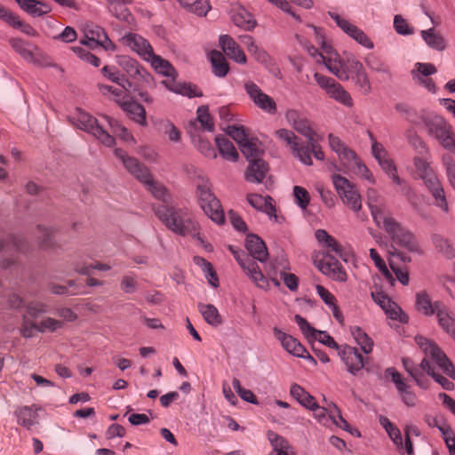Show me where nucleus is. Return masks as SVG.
Returning a JSON list of instances; mask_svg holds the SVG:
<instances>
[{
  "mask_svg": "<svg viewBox=\"0 0 455 455\" xmlns=\"http://www.w3.org/2000/svg\"><path fill=\"white\" fill-rule=\"evenodd\" d=\"M231 19L236 27L245 31H251L256 26V20L254 19L253 13L243 6L233 8Z\"/></svg>",
  "mask_w": 455,
  "mask_h": 455,
  "instance_id": "nucleus-22",
  "label": "nucleus"
},
{
  "mask_svg": "<svg viewBox=\"0 0 455 455\" xmlns=\"http://www.w3.org/2000/svg\"><path fill=\"white\" fill-rule=\"evenodd\" d=\"M160 129L171 141L179 142L180 140V131L170 120L161 121Z\"/></svg>",
  "mask_w": 455,
  "mask_h": 455,
  "instance_id": "nucleus-63",
  "label": "nucleus"
},
{
  "mask_svg": "<svg viewBox=\"0 0 455 455\" xmlns=\"http://www.w3.org/2000/svg\"><path fill=\"white\" fill-rule=\"evenodd\" d=\"M163 84L171 92L188 96L189 98L201 97L203 94L196 85L186 83H176L174 81H163Z\"/></svg>",
  "mask_w": 455,
  "mask_h": 455,
  "instance_id": "nucleus-32",
  "label": "nucleus"
},
{
  "mask_svg": "<svg viewBox=\"0 0 455 455\" xmlns=\"http://www.w3.org/2000/svg\"><path fill=\"white\" fill-rule=\"evenodd\" d=\"M18 252L26 253L28 248L25 238L20 235H9L6 238L0 240V251H6L10 246Z\"/></svg>",
  "mask_w": 455,
  "mask_h": 455,
  "instance_id": "nucleus-37",
  "label": "nucleus"
},
{
  "mask_svg": "<svg viewBox=\"0 0 455 455\" xmlns=\"http://www.w3.org/2000/svg\"><path fill=\"white\" fill-rule=\"evenodd\" d=\"M315 236L316 240L330 251L336 253L338 256L342 257L343 248L339 242L331 235H330L324 229H317Z\"/></svg>",
  "mask_w": 455,
  "mask_h": 455,
  "instance_id": "nucleus-36",
  "label": "nucleus"
},
{
  "mask_svg": "<svg viewBox=\"0 0 455 455\" xmlns=\"http://www.w3.org/2000/svg\"><path fill=\"white\" fill-rule=\"evenodd\" d=\"M115 156L118 158L124 168L140 182H148L151 174L148 167L140 163L138 159L130 156L121 148L115 149Z\"/></svg>",
  "mask_w": 455,
  "mask_h": 455,
  "instance_id": "nucleus-13",
  "label": "nucleus"
},
{
  "mask_svg": "<svg viewBox=\"0 0 455 455\" xmlns=\"http://www.w3.org/2000/svg\"><path fill=\"white\" fill-rule=\"evenodd\" d=\"M338 156L345 168L351 171L355 169V165L358 164L360 161V158L357 156L355 151H353L348 147H345L344 150L342 149L338 154Z\"/></svg>",
  "mask_w": 455,
  "mask_h": 455,
  "instance_id": "nucleus-54",
  "label": "nucleus"
},
{
  "mask_svg": "<svg viewBox=\"0 0 455 455\" xmlns=\"http://www.w3.org/2000/svg\"><path fill=\"white\" fill-rule=\"evenodd\" d=\"M36 239L41 248H50L53 244L54 229L43 225L36 226Z\"/></svg>",
  "mask_w": 455,
  "mask_h": 455,
  "instance_id": "nucleus-51",
  "label": "nucleus"
},
{
  "mask_svg": "<svg viewBox=\"0 0 455 455\" xmlns=\"http://www.w3.org/2000/svg\"><path fill=\"white\" fill-rule=\"evenodd\" d=\"M367 204L374 222L386 231L393 243L411 252L419 251L414 235L390 215L386 199L374 188L367 191Z\"/></svg>",
  "mask_w": 455,
  "mask_h": 455,
  "instance_id": "nucleus-1",
  "label": "nucleus"
},
{
  "mask_svg": "<svg viewBox=\"0 0 455 455\" xmlns=\"http://www.w3.org/2000/svg\"><path fill=\"white\" fill-rule=\"evenodd\" d=\"M36 411L37 408L35 405L19 407L14 412L17 417L18 424L29 429L36 424L37 418Z\"/></svg>",
  "mask_w": 455,
  "mask_h": 455,
  "instance_id": "nucleus-29",
  "label": "nucleus"
},
{
  "mask_svg": "<svg viewBox=\"0 0 455 455\" xmlns=\"http://www.w3.org/2000/svg\"><path fill=\"white\" fill-rule=\"evenodd\" d=\"M100 92L103 95L111 94L113 99L122 107L124 101H126L125 99L128 96V84H125V86H121V88H114L113 86L107 84H98Z\"/></svg>",
  "mask_w": 455,
  "mask_h": 455,
  "instance_id": "nucleus-44",
  "label": "nucleus"
},
{
  "mask_svg": "<svg viewBox=\"0 0 455 455\" xmlns=\"http://www.w3.org/2000/svg\"><path fill=\"white\" fill-rule=\"evenodd\" d=\"M290 394L301 405L307 408H314L315 405V398L298 384L291 385Z\"/></svg>",
  "mask_w": 455,
  "mask_h": 455,
  "instance_id": "nucleus-41",
  "label": "nucleus"
},
{
  "mask_svg": "<svg viewBox=\"0 0 455 455\" xmlns=\"http://www.w3.org/2000/svg\"><path fill=\"white\" fill-rule=\"evenodd\" d=\"M314 77L317 84L325 92L328 97L347 108L353 107L354 100L350 93L335 79L317 72L315 73Z\"/></svg>",
  "mask_w": 455,
  "mask_h": 455,
  "instance_id": "nucleus-10",
  "label": "nucleus"
},
{
  "mask_svg": "<svg viewBox=\"0 0 455 455\" xmlns=\"http://www.w3.org/2000/svg\"><path fill=\"white\" fill-rule=\"evenodd\" d=\"M329 16L335 21L337 26L347 36L355 39L358 44L363 46L372 49L374 44L367 35L355 25L350 23L347 20L341 17L338 13L329 12Z\"/></svg>",
  "mask_w": 455,
  "mask_h": 455,
  "instance_id": "nucleus-12",
  "label": "nucleus"
},
{
  "mask_svg": "<svg viewBox=\"0 0 455 455\" xmlns=\"http://www.w3.org/2000/svg\"><path fill=\"white\" fill-rule=\"evenodd\" d=\"M102 118H104L107 121L111 130V132L114 135L120 137L122 140L125 141L133 140L132 135L117 120L107 115H102Z\"/></svg>",
  "mask_w": 455,
  "mask_h": 455,
  "instance_id": "nucleus-49",
  "label": "nucleus"
},
{
  "mask_svg": "<svg viewBox=\"0 0 455 455\" xmlns=\"http://www.w3.org/2000/svg\"><path fill=\"white\" fill-rule=\"evenodd\" d=\"M210 59L214 74L220 77L225 76L228 72V65L223 54L219 51H212Z\"/></svg>",
  "mask_w": 455,
  "mask_h": 455,
  "instance_id": "nucleus-45",
  "label": "nucleus"
},
{
  "mask_svg": "<svg viewBox=\"0 0 455 455\" xmlns=\"http://www.w3.org/2000/svg\"><path fill=\"white\" fill-rule=\"evenodd\" d=\"M194 262H195V264H196L202 267L203 271L205 273V276L208 279L209 283L213 287H218L219 286V279H218L217 275L213 269L212 265L209 261H207L205 259H204L200 256L194 257Z\"/></svg>",
  "mask_w": 455,
  "mask_h": 455,
  "instance_id": "nucleus-52",
  "label": "nucleus"
},
{
  "mask_svg": "<svg viewBox=\"0 0 455 455\" xmlns=\"http://www.w3.org/2000/svg\"><path fill=\"white\" fill-rule=\"evenodd\" d=\"M101 72L108 80L120 86H125V84H127L128 86H131V83L113 66L103 67Z\"/></svg>",
  "mask_w": 455,
  "mask_h": 455,
  "instance_id": "nucleus-61",
  "label": "nucleus"
},
{
  "mask_svg": "<svg viewBox=\"0 0 455 455\" xmlns=\"http://www.w3.org/2000/svg\"><path fill=\"white\" fill-rule=\"evenodd\" d=\"M258 62H260L272 76L280 77L281 72L275 61L265 52L258 49Z\"/></svg>",
  "mask_w": 455,
  "mask_h": 455,
  "instance_id": "nucleus-58",
  "label": "nucleus"
},
{
  "mask_svg": "<svg viewBox=\"0 0 455 455\" xmlns=\"http://www.w3.org/2000/svg\"><path fill=\"white\" fill-rule=\"evenodd\" d=\"M48 311V306L45 303L33 300L27 304L26 314L24 315L36 321L41 314L47 313Z\"/></svg>",
  "mask_w": 455,
  "mask_h": 455,
  "instance_id": "nucleus-60",
  "label": "nucleus"
},
{
  "mask_svg": "<svg viewBox=\"0 0 455 455\" xmlns=\"http://www.w3.org/2000/svg\"><path fill=\"white\" fill-rule=\"evenodd\" d=\"M258 62H260L272 76L280 77L281 72L275 61L265 52L258 49Z\"/></svg>",
  "mask_w": 455,
  "mask_h": 455,
  "instance_id": "nucleus-59",
  "label": "nucleus"
},
{
  "mask_svg": "<svg viewBox=\"0 0 455 455\" xmlns=\"http://www.w3.org/2000/svg\"><path fill=\"white\" fill-rule=\"evenodd\" d=\"M120 42L135 52L144 60L152 58L153 48L148 41L141 36L135 33H128L120 39Z\"/></svg>",
  "mask_w": 455,
  "mask_h": 455,
  "instance_id": "nucleus-16",
  "label": "nucleus"
},
{
  "mask_svg": "<svg viewBox=\"0 0 455 455\" xmlns=\"http://www.w3.org/2000/svg\"><path fill=\"white\" fill-rule=\"evenodd\" d=\"M71 124L77 129L83 130L93 135L103 145L112 147L115 144L113 135H110L102 126L98 124L96 118L90 114L77 109V111L70 117Z\"/></svg>",
  "mask_w": 455,
  "mask_h": 455,
  "instance_id": "nucleus-8",
  "label": "nucleus"
},
{
  "mask_svg": "<svg viewBox=\"0 0 455 455\" xmlns=\"http://www.w3.org/2000/svg\"><path fill=\"white\" fill-rule=\"evenodd\" d=\"M118 64L128 76L133 78L142 76L143 68L140 66L139 62L128 56L120 57Z\"/></svg>",
  "mask_w": 455,
  "mask_h": 455,
  "instance_id": "nucleus-43",
  "label": "nucleus"
},
{
  "mask_svg": "<svg viewBox=\"0 0 455 455\" xmlns=\"http://www.w3.org/2000/svg\"><path fill=\"white\" fill-rule=\"evenodd\" d=\"M435 311L441 328L455 340V318L451 315L449 308L441 301H435Z\"/></svg>",
  "mask_w": 455,
  "mask_h": 455,
  "instance_id": "nucleus-24",
  "label": "nucleus"
},
{
  "mask_svg": "<svg viewBox=\"0 0 455 455\" xmlns=\"http://www.w3.org/2000/svg\"><path fill=\"white\" fill-rule=\"evenodd\" d=\"M364 60L367 67L372 71L383 74L390 73L389 66L385 63L379 57L372 53L368 54Z\"/></svg>",
  "mask_w": 455,
  "mask_h": 455,
  "instance_id": "nucleus-55",
  "label": "nucleus"
},
{
  "mask_svg": "<svg viewBox=\"0 0 455 455\" xmlns=\"http://www.w3.org/2000/svg\"><path fill=\"white\" fill-rule=\"evenodd\" d=\"M436 72L437 69L434 64L417 62L414 64V67L411 71V76L416 84L424 87L431 93H435V83L429 76Z\"/></svg>",
  "mask_w": 455,
  "mask_h": 455,
  "instance_id": "nucleus-11",
  "label": "nucleus"
},
{
  "mask_svg": "<svg viewBox=\"0 0 455 455\" xmlns=\"http://www.w3.org/2000/svg\"><path fill=\"white\" fill-rule=\"evenodd\" d=\"M323 49L324 53L323 54L324 57L321 56V60L324 61V65L329 71L339 80H348L364 68L353 54H348L346 59H341L332 46H325Z\"/></svg>",
  "mask_w": 455,
  "mask_h": 455,
  "instance_id": "nucleus-5",
  "label": "nucleus"
},
{
  "mask_svg": "<svg viewBox=\"0 0 455 455\" xmlns=\"http://www.w3.org/2000/svg\"><path fill=\"white\" fill-rule=\"evenodd\" d=\"M267 438L273 447L268 455H291L293 453L291 446L283 436L273 431H267Z\"/></svg>",
  "mask_w": 455,
  "mask_h": 455,
  "instance_id": "nucleus-26",
  "label": "nucleus"
},
{
  "mask_svg": "<svg viewBox=\"0 0 455 455\" xmlns=\"http://www.w3.org/2000/svg\"><path fill=\"white\" fill-rule=\"evenodd\" d=\"M102 118H104L107 121L111 130V132L114 135L120 137L122 140L125 141L133 140L132 135L117 120L107 115H102Z\"/></svg>",
  "mask_w": 455,
  "mask_h": 455,
  "instance_id": "nucleus-48",
  "label": "nucleus"
},
{
  "mask_svg": "<svg viewBox=\"0 0 455 455\" xmlns=\"http://www.w3.org/2000/svg\"><path fill=\"white\" fill-rule=\"evenodd\" d=\"M143 183L146 185L148 190L150 191L156 198L161 199L164 203L168 202L169 195L165 188L162 184L155 181L152 179L151 174L148 177V181Z\"/></svg>",
  "mask_w": 455,
  "mask_h": 455,
  "instance_id": "nucleus-56",
  "label": "nucleus"
},
{
  "mask_svg": "<svg viewBox=\"0 0 455 455\" xmlns=\"http://www.w3.org/2000/svg\"><path fill=\"white\" fill-rule=\"evenodd\" d=\"M258 211L265 212L271 221L282 223L283 220V216L276 213L275 203L269 196H258Z\"/></svg>",
  "mask_w": 455,
  "mask_h": 455,
  "instance_id": "nucleus-30",
  "label": "nucleus"
},
{
  "mask_svg": "<svg viewBox=\"0 0 455 455\" xmlns=\"http://www.w3.org/2000/svg\"><path fill=\"white\" fill-rule=\"evenodd\" d=\"M196 119L191 122L190 125H196V124L199 123L203 131L212 132L214 129V123L209 113L208 107L204 105L200 106L196 110Z\"/></svg>",
  "mask_w": 455,
  "mask_h": 455,
  "instance_id": "nucleus-40",
  "label": "nucleus"
},
{
  "mask_svg": "<svg viewBox=\"0 0 455 455\" xmlns=\"http://www.w3.org/2000/svg\"><path fill=\"white\" fill-rule=\"evenodd\" d=\"M184 8L197 15H206L211 6L208 0H177Z\"/></svg>",
  "mask_w": 455,
  "mask_h": 455,
  "instance_id": "nucleus-47",
  "label": "nucleus"
},
{
  "mask_svg": "<svg viewBox=\"0 0 455 455\" xmlns=\"http://www.w3.org/2000/svg\"><path fill=\"white\" fill-rule=\"evenodd\" d=\"M275 135L280 140L286 142L287 146L290 147L292 154L299 159L301 163L306 165H311L313 162L310 161L307 155V148H302L303 144L299 143V138L295 135L292 131L287 129H279L275 132Z\"/></svg>",
  "mask_w": 455,
  "mask_h": 455,
  "instance_id": "nucleus-14",
  "label": "nucleus"
},
{
  "mask_svg": "<svg viewBox=\"0 0 455 455\" xmlns=\"http://www.w3.org/2000/svg\"><path fill=\"white\" fill-rule=\"evenodd\" d=\"M404 137L407 143L416 151L417 154L423 156L429 152L427 143L419 135L414 127H409L404 132Z\"/></svg>",
  "mask_w": 455,
  "mask_h": 455,
  "instance_id": "nucleus-33",
  "label": "nucleus"
},
{
  "mask_svg": "<svg viewBox=\"0 0 455 455\" xmlns=\"http://www.w3.org/2000/svg\"><path fill=\"white\" fill-rule=\"evenodd\" d=\"M155 213L170 230L176 234L192 236L199 235L198 224L187 208L158 205L155 208Z\"/></svg>",
  "mask_w": 455,
  "mask_h": 455,
  "instance_id": "nucleus-3",
  "label": "nucleus"
},
{
  "mask_svg": "<svg viewBox=\"0 0 455 455\" xmlns=\"http://www.w3.org/2000/svg\"><path fill=\"white\" fill-rule=\"evenodd\" d=\"M107 7L109 12L120 20H126L130 15L125 4H131L132 0H107Z\"/></svg>",
  "mask_w": 455,
  "mask_h": 455,
  "instance_id": "nucleus-42",
  "label": "nucleus"
},
{
  "mask_svg": "<svg viewBox=\"0 0 455 455\" xmlns=\"http://www.w3.org/2000/svg\"><path fill=\"white\" fill-rule=\"evenodd\" d=\"M417 309L426 315H431L436 313L435 301L433 303L429 295L426 291H420L416 295Z\"/></svg>",
  "mask_w": 455,
  "mask_h": 455,
  "instance_id": "nucleus-46",
  "label": "nucleus"
},
{
  "mask_svg": "<svg viewBox=\"0 0 455 455\" xmlns=\"http://www.w3.org/2000/svg\"><path fill=\"white\" fill-rule=\"evenodd\" d=\"M352 335L361 349L365 354H370L373 348L372 339L360 327H354L351 330Z\"/></svg>",
  "mask_w": 455,
  "mask_h": 455,
  "instance_id": "nucleus-50",
  "label": "nucleus"
},
{
  "mask_svg": "<svg viewBox=\"0 0 455 455\" xmlns=\"http://www.w3.org/2000/svg\"><path fill=\"white\" fill-rule=\"evenodd\" d=\"M285 119L289 125L303 135L306 139L311 138L313 135H316L315 132L312 128L311 122L302 112L294 108H289L285 112Z\"/></svg>",
  "mask_w": 455,
  "mask_h": 455,
  "instance_id": "nucleus-15",
  "label": "nucleus"
},
{
  "mask_svg": "<svg viewBox=\"0 0 455 455\" xmlns=\"http://www.w3.org/2000/svg\"><path fill=\"white\" fill-rule=\"evenodd\" d=\"M420 36L427 45L434 50L442 52L447 46L444 37L433 28L421 30Z\"/></svg>",
  "mask_w": 455,
  "mask_h": 455,
  "instance_id": "nucleus-28",
  "label": "nucleus"
},
{
  "mask_svg": "<svg viewBox=\"0 0 455 455\" xmlns=\"http://www.w3.org/2000/svg\"><path fill=\"white\" fill-rule=\"evenodd\" d=\"M275 338L281 341L283 347L290 354L303 358H308L315 363V359L307 353L300 342L291 335H288L277 328L274 329Z\"/></svg>",
  "mask_w": 455,
  "mask_h": 455,
  "instance_id": "nucleus-19",
  "label": "nucleus"
},
{
  "mask_svg": "<svg viewBox=\"0 0 455 455\" xmlns=\"http://www.w3.org/2000/svg\"><path fill=\"white\" fill-rule=\"evenodd\" d=\"M226 132L232 137L239 145L242 154L249 162L245 172V179L249 182H256V143L254 139L250 137L248 130L243 125H228L225 129Z\"/></svg>",
  "mask_w": 455,
  "mask_h": 455,
  "instance_id": "nucleus-6",
  "label": "nucleus"
},
{
  "mask_svg": "<svg viewBox=\"0 0 455 455\" xmlns=\"http://www.w3.org/2000/svg\"><path fill=\"white\" fill-rule=\"evenodd\" d=\"M220 44L225 54L238 63H244L246 57L240 49L239 45L228 35H223L220 37Z\"/></svg>",
  "mask_w": 455,
  "mask_h": 455,
  "instance_id": "nucleus-25",
  "label": "nucleus"
},
{
  "mask_svg": "<svg viewBox=\"0 0 455 455\" xmlns=\"http://www.w3.org/2000/svg\"><path fill=\"white\" fill-rule=\"evenodd\" d=\"M341 359L347 370L356 375L364 367L366 361L356 347L347 346L341 352Z\"/></svg>",
  "mask_w": 455,
  "mask_h": 455,
  "instance_id": "nucleus-21",
  "label": "nucleus"
},
{
  "mask_svg": "<svg viewBox=\"0 0 455 455\" xmlns=\"http://www.w3.org/2000/svg\"><path fill=\"white\" fill-rule=\"evenodd\" d=\"M415 342L426 355L420 363L421 369L440 384L443 388L452 390L454 384L437 373L429 360L431 359L445 375L455 379V368L452 363L434 341L423 336H416Z\"/></svg>",
  "mask_w": 455,
  "mask_h": 455,
  "instance_id": "nucleus-2",
  "label": "nucleus"
},
{
  "mask_svg": "<svg viewBox=\"0 0 455 455\" xmlns=\"http://www.w3.org/2000/svg\"><path fill=\"white\" fill-rule=\"evenodd\" d=\"M196 196L204 213L217 224H223L225 215L220 200L212 192L209 180L199 177L196 181Z\"/></svg>",
  "mask_w": 455,
  "mask_h": 455,
  "instance_id": "nucleus-7",
  "label": "nucleus"
},
{
  "mask_svg": "<svg viewBox=\"0 0 455 455\" xmlns=\"http://www.w3.org/2000/svg\"><path fill=\"white\" fill-rule=\"evenodd\" d=\"M278 268H281V271H286L287 269H290V264L284 255L275 258L267 263L265 267V271L267 276L276 287L280 286V281L277 278Z\"/></svg>",
  "mask_w": 455,
  "mask_h": 455,
  "instance_id": "nucleus-27",
  "label": "nucleus"
},
{
  "mask_svg": "<svg viewBox=\"0 0 455 455\" xmlns=\"http://www.w3.org/2000/svg\"><path fill=\"white\" fill-rule=\"evenodd\" d=\"M442 162L445 168L448 181L455 190V161L451 156L443 155L442 157Z\"/></svg>",
  "mask_w": 455,
  "mask_h": 455,
  "instance_id": "nucleus-64",
  "label": "nucleus"
},
{
  "mask_svg": "<svg viewBox=\"0 0 455 455\" xmlns=\"http://www.w3.org/2000/svg\"><path fill=\"white\" fill-rule=\"evenodd\" d=\"M318 269L325 275L338 282H345L347 275L341 263L334 257L327 254L317 263Z\"/></svg>",
  "mask_w": 455,
  "mask_h": 455,
  "instance_id": "nucleus-17",
  "label": "nucleus"
},
{
  "mask_svg": "<svg viewBox=\"0 0 455 455\" xmlns=\"http://www.w3.org/2000/svg\"><path fill=\"white\" fill-rule=\"evenodd\" d=\"M370 138L371 140V153L381 169H387L394 164L393 160L389 157V154L384 146L378 142L372 134H370Z\"/></svg>",
  "mask_w": 455,
  "mask_h": 455,
  "instance_id": "nucleus-31",
  "label": "nucleus"
},
{
  "mask_svg": "<svg viewBox=\"0 0 455 455\" xmlns=\"http://www.w3.org/2000/svg\"><path fill=\"white\" fill-rule=\"evenodd\" d=\"M332 184L342 203L355 212L362 208V197L355 184L347 178L339 175H331Z\"/></svg>",
  "mask_w": 455,
  "mask_h": 455,
  "instance_id": "nucleus-9",
  "label": "nucleus"
},
{
  "mask_svg": "<svg viewBox=\"0 0 455 455\" xmlns=\"http://www.w3.org/2000/svg\"><path fill=\"white\" fill-rule=\"evenodd\" d=\"M198 309L207 323L212 326H218L222 323L221 315L215 306L199 303Z\"/></svg>",
  "mask_w": 455,
  "mask_h": 455,
  "instance_id": "nucleus-39",
  "label": "nucleus"
},
{
  "mask_svg": "<svg viewBox=\"0 0 455 455\" xmlns=\"http://www.w3.org/2000/svg\"><path fill=\"white\" fill-rule=\"evenodd\" d=\"M370 257L373 260L375 267L379 270L382 275L391 283H394V277L388 270L385 261L374 248L370 249Z\"/></svg>",
  "mask_w": 455,
  "mask_h": 455,
  "instance_id": "nucleus-57",
  "label": "nucleus"
},
{
  "mask_svg": "<svg viewBox=\"0 0 455 455\" xmlns=\"http://www.w3.org/2000/svg\"><path fill=\"white\" fill-rule=\"evenodd\" d=\"M215 141L222 157L233 162L237 161L239 156L238 152L234 144L228 138L224 135H218L215 138Z\"/></svg>",
  "mask_w": 455,
  "mask_h": 455,
  "instance_id": "nucleus-35",
  "label": "nucleus"
},
{
  "mask_svg": "<svg viewBox=\"0 0 455 455\" xmlns=\"http://www.w3.org/2000/svg\"><path fill=\"white\" fill-rule=\"evenodd\" d=\"M258 108L270 116L277 112V106L273 98L258 89Z\"/></svg>",
  "mask_w": 455,
  "mask_h": 455,
  "instance_id": "nucleus-53",
  "label": "nucleus"
},
{
  "mask_svg": "<svg viewBox=\"0 0 455 455\" xmlns=\"http://www.w3.org/2000/svg\"><path fill=\"white\" fill-rule=\"evenodd\" d=\"M228 248L243 273L252 281H256V254L247 253L245 251L236 249L233 245H228Z\"/></svg>",
  "mask_w": 455,
  "mask_h": 455,
  "instance_id": "nucleus-20",
  "label": "nucleus"
},
{
  "mask_svg": "<svg viewBox=\"0 0 455 455\" xmlns=\"http://www.w3.org/2000/svg\"><path fill=\"white\" fill-rule=\"evenodd\" d=\"M122 108L133 121L137 122L140 125H147L146 110L142 105L135 101L127 100L123 102Z\"/></svg>",
  "mask_w": 455,
  "mask_h": 455,
  "instance_id": "nucleus-34",
  "label": "nucleus"
},
{
  "mask_svg": "<svg viewBox=\"0 0 455 455\" xmlns=\"http://www.w3.org/2000/svg\"><path fill=\"white\" fill-rule=\"evenodd\" d=\"M307 28L310 30V32H307V34L314 36V38L321 46V51H319L316 47L310 44L309 43L304 47L309 55H311L313 58H315V61L319 64L323 63L324 64V61L321 60V56L324 57L323 53H324V47L325 46H331L328 43L324 41L323 35L322 32V29L314 26V25H307Z\"/></svg>",
  "mask_w": 455,
  "mask_h": 455,
  "instance_id": "nucleus-23",
  "label": "nucleus"
},
{
  "mask_svg": "<svg viewBox=\"0 0 455 455\" xmlns=\"http://www.w3.org/2000/svg\"><path fill=\"white\" fill-rule=\"evenodd\" d=\"M146 61L150 62L152 68L158 73L167 77H174L176 71L172 65L159 55L152 53V58H148Z\"/></svg>",
  "mask_w": 455,
  "mask_h": 455,
  "instance_id": "nucleus-38",
  "label": "nucleus"
},
{
  "mask_svg": "<svg viewBox=\"0 0 455 455\" xmlns=\"http://www.w3.org/2000/svg\"><path fill=\"white\" fill-rule=\"evenodd\" d=\"M414 166L417 173L421 180L433 174L435 171L430 166V164L423 156H415L413 159Z\"/></svg>",
  "mask_w": 455,
  "mask_h": 455,
  "instance_id": "nucleus-62",
  "label": "nucleus"
},
{
  "mask_svg": "<svg viewBox=\"0 0 455 455\" xmlns=\"http://www.w3.org/2000/svg\"><path fill=\"white\" fill-rule=\"evenodd\" d=\"M427 134L449 152L455 154V133L444 117L434 112L421 111L419 115Z\"/></svg>",
  "mask_w": 455,
  "mask_h": 455,
  "instance_id": "nucleus-4",
  "label": "nucleus"
},
{
  "mask_svg": "<svg viewBox=\"0 0 455 455\" xmlns=\"http://www.w3.org/2000/svg\"><path fill=\"white\" fill-rule=\"evenodd\" d=\"M387 377H390L404 403L409 407H413L417 403L416 395L411 390L402 375L395 368H387L385 371Z\"/></svg>",
  "mask_w": 455,
  "mask_h": 455,
  "instance_id": "nucleus-18",
  "label": "nucleus"
}]
</instances>
